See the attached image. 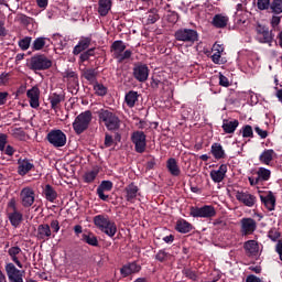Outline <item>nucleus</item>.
Instances as JSON below:
<instances>
[{
	"mask_svg": "<svg viewBox=\"0 0 282 282\" xmlns=\"http://www.w3.org/2000/svg\"><path fill=\"white\" fill-rule=\"evenodd\" d=\"M96 228H98L101 232H105L108 237H115L116 232H118V227L116 223L111 221L108 216L97 215L93 219Z\"/></svg>",
	"mask_w": 282,
	"mask_h": 282,
	"instance_id": "1",
	"label": "nucleus"
},
{
	"mask_svg": "<svg viewBox=\"0 0 282 282\" xmlns=\"http://www.w3.org/2000/svg\"><path fill=\"white\" fill-rule=\"evenodd\" d=\"M99 122H104L108 131H118L120 129V118L116 113L101 109L98 112Z\"/></svg>",
	"mask_w": 282,
	"mask_h": 282,
	"instance_id": "2",
	"label": "nucleus"
},
{
	"mask_svg": "<svg viewBox=\"0 0 282 282\" xmlns=\"http://www.w3.org/2000/svg\"><path fill=\"white\" fill-rule=\"evenodd\" d=\"M89 122H91V111L87 110L78 115L73 122V129L75 133H77V135H80V133L87 131V129H89Z\"/></svg>",
	"mask_w": 282,
	"mask_h": 282,
	"instance_id": "3",
	"label": "nucleus"
},
{
	"mask_svg": "<svg viewBox=\"0 0 282 282\" xmlns=\"http://www.w3.org/2000/svg\"><path fill=\"white\" fill-rule=\"evenodd\" d=\"M46 140L56 149L67 144V135L64 134L63 130H52L47 133Z\"/></svg>",
	"mask_w": 282,
	"mask_h": 282,
	"instance_id": "4",
	"label": "nucleus"
},
{
	"mask_svg": "<svg viewBox=\"0 0 282 282\" xmlns=\"http://www.w3.org/2000/svg\"><path fill=\"white\" fill-rule=\"evenodd\" d=\"M176 41H183L184 43H195L198 39L197 31L193 29H180L174 34Z\"/></svg>",
	"mask_w": 282,
	"mask_h": 282,
	"instance_id": "5",
	"label": "nucleus"
},
{
	"mask_svg": "<svg viewBox=\"0 0 282 282\" xmlns=\"http://www.w3.org/2000/svg\"><path fill=\"white\" fill-rule=\"evenodd\" d=\"M50 67H52V62L47 56L35 55L31 57V69L41 72L43 69H50Z\"/></svg>",
	"mask_w": 282,
	"mask_h": 282,
	"instance_id": "6",
	"label": "nucleus"
},
{
	"mask_svg": "<svg viewBox=\"0 0 282 282\" xmlns=\"http://www.w3.org/2000/svg\"><path fill=\"white\" fill-rule=\"evenodd\" d=\"M189 215L192 217H204V218H210L215 217L217 215V212L215 210V207L210 205H205L203 207H191Z\"/></svg>",
	"mask_w": 282,
	"mask_h": 282,
	"instance_id": "7",
	"label": "nucleus"
},
{
	"mask_svg": "<svg viewBox=\"0 0 282 282\" xmlns=\"http://www.w3.org/2000/svg\"><path fill=\"white\" fill-rule=\"evenodd\" d=\"M131 140L135 145L137 153H144L147 151V134L143 131L133 132Z\"/></svg>",
	"mask_w": 282,
	"mask_h": 282,
	"instance_id": "8",
	"label": "nucleus"
},
{
	"mask_svg": "<svg viewBox=\"0 0 282 282\" xmlns=\"http://www.w3.org/2000/svg\"><path fill=\"white\" fill-rule=\"evenodd\" d=\"M6 272L10 282H23V274H25V271L17 269L14 263H8L6 265Z\"/></svg>",
	"mask_w": 282,
	"mask_h": 282,
	"instance_id": "9",
	"label": "nucleus"
},
{
	"mask_svg": "<svg viewBox=\"0 0 282 282\" xmlns=\"http://www.w3.org/2000/svg\"><path fill=\"white\" fill-rule=\"evenodd\" d=\"M256 31L257 34L261 36L259 40L260 43H268L269 45H271L272 42L274 41V34L267 26L258 24Z\"/></svg>",
	"mask_w": 282,
	"mask_h": 282,
	"instance_id": "10",
	"label": "nucleus"
},
{
	"mask_svg": "<svg viewBox=\"0 0 282 282\" xmlns=\"http://www.w3.org/2000/svg\"><path fill=\"white\" fill-rule=\"evenodd\" d=\"M22 199V206L24 208H30L34 204V191L30 187H25L20 193Z\"/></svg>",
	"mask_w": 282,
	"mask_h": 282,
	"instance_id": "11",
	"label": "nucleus"
},
{
	"mask_svg": "<svg viewBox=\"0 0 282 282\" xmlns=\"http://www.w3.org/2000/svg\"><path fill=\"white\" fill-rule=\"evenodd\" d=\"M133 76L139 83H144L149 78V67L147 65H139L133 68Z\"/></svg>",
	"mask_w": 282,
	"mask_h": 282,
	"instance_id": "12",
	"label": "nucleus"
},
{
	"mask_svg": "<svg viewBox=\"0 0 282 282\" xmlns=\"http://www.w3.org/2000/svg\"><path fill=\"white\" fill-rule=\"evenodd\" d=\"M236 199H238V202H241L242 204H245V206H249V207L254 206V204L257 202V197H254L252 194H249L246 192H237Z\"/></svg>",
	"mask_w": 282,
	"mask_h": 282,
	"instance_id": "13",
	"label": "nucleus"
},
{
	"mask_svg": "<svg viewBox=\"0 0 282 282\" xmlns=\"http://www.w3.org/2000/svg\"><path fill=\"white\" fill-rule=\"evenodd\" d=\"M26 96L30 99V106L33 109L39 108V96H41V90L36 86H34L28 90Z\"/></svg>",
	"mask_w": 282,
	"mask_h": 282,
	"instance_id": "14",
	"label": "nucleus"
},
{
	"mask_svg": "<svg viewBox=\"0 0 282 282\" xmlns=\"http://www.w3.org/2000/svg\"><path fill=\"white\" fill-rule=\"evenodd\" d=\"M113 188V183L111 181H102L97 188V195L102 202L109 199V195H105V191H111Z\"/></svg>",
	"mask_w": 282,
	"mask_h": 282,
	"instance_id": "15",
	"label": "nucleus"
},
{
	"mask_svg": "<svg viewBox=\"0 0 282 282\" xmlns=\"http://www.w3.org/2000/svg\"><path fill=\"white\" fill-rule=\"evenodd\" d=\"M242 235H252L257 229V221L252 218H243L241 220Z\"/></svg>",
	"mask_w": 282,
	"mask_h": 282,
	"instance_id": "16",
	"label": "nucleus"
},
{
	"mask_svg": "<svg viewBox=\"0 0 282 282\" xmlns=\"http://www.w3.org/2000/svg\"><path fill=\"white\" fill-rule=\"evenodd\" d=\"M18 164H19V166H18V173H19V175H21L22 177H23L24 175H28V173H30V171H32L33 167H34V164H32V163L30 162V160H26V159H24V160L19 159Z\"/></svg>",
	"mask_w": 282,
	"mask_h": 282,
	"instance_id": "17",
	"label": "nucleus"
},
{
	"mask_svg": "<svg viewBox=\"0 0 282 282\" xmlns=\"http://www.w3.org/2000/svg\"><path fill=\"white\" fill-rule=\"evenodd\" d=\"M260 199L268 210H274V206H276V197H274L272 192H269L267 196H260Z\"/></svg>",
	"mask_w": 282,
	"mask_h": 282,
	"instance_id": "18",
	"label": "nucleus"
},
{
	"mask_svg": "<svg viewBox=\"0 0 282 282\" xmlns=\"http://www.w3.org/2000/svg\"><path fill=\"white\" fill-rule=\"evenodd\" d=\"M139 270H141V267L138 265L135 262H132L123 265L120 269V273L122 274V276H129L130 274H135V272H138Z\"/></svg>",
	"mask_w": 282,
	"mask_h": 282,
	"instance_id": "19",
	"label": "nucleus"
},
{
	"mask_svg": "<svg viewBox=\"0 0 282 282\" xmlns=\"http://www.w3.org/2000/svg\"><path fill=\"white\" fill-rule=\"evenodd\" d=\"M138 186L134 183H130L126 188L124 192L127 193L126 199L127 202H133L135 197H138Z\"/></svg>",
	"mask_w": 282,
	"mask_h": 282,
	"instance_id": "20",
	"label": "nucleus"
},
{
	"mask_svg": "<svg viewBox=\"0 0 282 282\" xmlns=\"http://www.w3.org/2000/svg\"><path fill=\"white\" fill-rule=\"evenodd\" d=\"M50 237H52V229L50 228V225H39L37 239H50Z\"/></svg>",
	"mask_w": 282,
	"mask_h": 282,
	"instance_id": "21",
	"label": "nucleus"
},
{
	"mask_svg": "<svg viewBox=\"0 0 282 282\" xmlns=\"http://www.w3.org/2000/svg\"><path fill=\"white\" fill-rule=\"evenodd\" d=\"M237 127H239V120L235 119L234 121H229L228 119H225L223 121V129L225 133H235L237 130Z\"/></svg>",
	"mask_w": 282,
	"mask_h": 282,
	"instance_id": "22",
	"label": "nucleus"
},
{
	"mask_svg": "<svg viewBox=\"0 0 282 282\" xmlns=\"http://www.w3.org/2000/svg\"><path fill=\"white\" fill-rule=\"evenodd\" d=\"M111 10V0H99L98 12L100 17H107Z\"/></svg>",
	"mask_w": 282,
	"mask_h": 282,
	"instance_id": "23",
	"label": "nucleus"
},
{
	"mask_svg": "<svg viewBox=\"0 0 282 282\" xmlns=\"http://www.w3.org/2000/svg\"><path fill=\"white\" fill-rule=\"evenodd\" d=\"M9 220L11 221V226L17 228L21 225V221H23V214L19 213L18 210L12 212L9 214Z\"/></svg>",
	"mask_w": 282,
	"mask_h": 282,
	"instance_id": "24",
	"label": "nucleus"
},
{
	"mask_svg": "<svg viewBox=\"0 0 282 282\" xmlns=\"http://www.w3.org/2000/svg\"><path fill=\"white\" fill-rule=\"evenodd\" d=\"M91 44V40L86 37L84 40H82L78 45H76L74 47L73 54H75V56H77V54H80V52H85V50H87V47H89V45Z\"/></svg>",
	"mask_w": 282,
	"mask_h": 282,
	"instance_id": "25",
	"label": "nucleus"
},
{
	"mask_svg": "<svg viewBox=\"0 0 282 282\" xmlns=\"http://www.w3.org/2000/svg\"><path fill=\"white\" fill-rule=\"evenodd\" d=\"M8 252H9V256L11 257L12 261L15 263V265H18V268H23V264L17 257V254H21V248L11 247Z\"/></svg>",
	"mask_w": 282,
	"mask_h": 282,
	"instance_id": "26",
	"label": "nucleus"
},
{
	"mask_svg": "<svg viewBox=\"0 0 282 282\" xmlns=\"http://www.w3.org/2000/svg\"><path fill=\"white\" fill-rule=\"evenodd\" d=\"M48 100L51 102L52 109H54L56 111V109H58V107H61V102H63V100H65V97L63 95H58L55 93L48 98Z\"/></svg>",
	"mask_w": 282,
	"mask_h": 282,
	"instance_id": "27",
	"label": "nucleus"
},
{
	"mask_svg": "<svg viewBox=\"0 0 282 282\" xmlns=\"http://www.w3.org/2000/svg\"><path fill=\"white\" fill-rule=\"evenodd\" d=\"M212 153L216 160H221V159L226 158L224 148H221V144H219V143H214L212 145Z\"/></svg>",
	"mask_w": 282,
	"mask_h": 282,
	"instance_id": "28",
	"label": "nucleus"
},
{
	"mask_svg": "<svg viewBox=\"0 0 282 282\" xmlns=\"http://www.w3.org/2000/svg\"><path fill=\"white\" fill-rule=\"evenodd\" d=\"M213 25L215 28H226L228 25V17H224L221 14H216L213 19Z\"/></svg>",
	"mask_w": 282,
	"mask_h": 282,
	"instance_id": "29",
	"label": "nucleus"
},
{
	"mask_svg": "<svg viewBox=\"0 0 282 282\" xmlns=\"http://www.w3.org/2000/svg\"><path fill=\"white\" fill-rule=\"evenodd\" d=\"M245 250H247V252H249V254H257L259 252V243L257 242V240H248L245 243Z\"/></svg>",
	"mask_w": 282,
	"mask_h": 282,
	"instance_id": "30",
	"label": "nucleus"
},
{
	"mask_svg": "<svg viewBox=\"0 0 282 282\" xmlns=\"http://www.w3.org/2000/svg\"><path fill=\"white\" fill-rule=\"evenodd\" d=\"M176 230L185 235L186 232H191V230H193V225L186 220H178L176 223Z\"/></svg>",
	"mask_w": 282,
	"mask_h": 282,
	"instance_id": "31",
	"label": "nucleus"
},
{
	"mask_svg": "<svg viewBox=\"0 0 282 282\" xmlns=\"http://www.w3.org/2000/svg\"><path fill=\"white\" fill-rule=\"evenodd\" d=\"M171 175L177 177L180 175V166H177V161L175 159H169L166 164Z\"/></svg>",
	"mask_w": 282,
	"mask_h": 282,
	"instance_id": "32",
	"label": "nucleus"
},
{
	"mask_svg": "<svg viewBox=\"0 0 282 282\" xmlns=\"http://www.w3.org/2000/svg\"><path fill=\"white\" fill-rule=\"evenodd\" d=\"M135 102H138V91L130 90L126 95V104L128 107H135Z\"/></svg>",
	"mask_w": 282,
	"mask_h": 282,
	"instance_id": "33",
	"label": "nucleus"
},
{
	"mask_svg": "<svg viewBox=\"0 0 282 282\" xmlns=\"http://www.w3.org/2000/svg\"><path fill=\"white\" fill-rule=\"evenodd\" d=\"M111 50H113L116 58V56L122 54V52L127 50V45H124L122 41H115L111 45Z\"/></svg>",
	"mask_w": 282,
	"mask_h": 282,
	"instance_id": "34",
	"label": "nucleus"
},
{
	"mask_svg": "<svg viewBox=\"0 0 282 282\" xmlns=\"http://www.w3.org/2000/svg\"><path fill=\"white\" fill-rule=\"evenodd\" d=\"M44 195L48 202H54V199L57 197L56 191H54V187H52L50 184L45 186Z\"/></svg>",
	"mask_w": 282,
	"mask_h": 282,
	"instance_id": "35",
	"label": "nucleus"
},
{
	"mask_svg": "<svg viewBox=\"0 0 282 282\" xmlns=\"http://www.w3.org/2000/svg\"><path fill=\"white\" fill-rule=\"evenodd\" d=\"M83 241H85V243H88V246H98V238L96 236H94V234H84L82 236Z\"/></svg>",
	"mask_w": 282,
	"mask_h": 282,
	"instance_id": "36",
	"label": "nucleus"
},
{
	"mask_svg": "<svg viewBox=\"0 0 282 282\" xmlns=\"http://www.w3.org/2000/svg\"><path fill=\"white\" fill-rule=\"evenodd\" d=\"M46 41H50L47 37H37L34 40L32 50L41 51L45 47Z\"/></svg>",
	"mask_w": 282,
	"mask_h": 282,
	"instance_id": "37",
	"label": "nucleus"
},
{
	"mask_svg": "<svg viewBox=\"0 0 282 282\" xmlns=\"http://www.w3.org/2000/svg\"><path fill=\"white\" fill-rule=\"evenodd\" d=\"M274 155V150H265L261 155H260V162L263 164H270L272 161V156Z\"/></svg>",
	"mask_w": 282,
	"mask_h": 282,
	"instance_id": "38",
	"label": "nucleus"
},
{
	"mask_svg": "<svg viewBox=\"0 0 282 282\" xmlns=\"http://www.w3.org/2000/svg\"><path fill=\"white\" fill-rule=\"evenodd\" d=\"M148 23H155L160 20V14H158V9H152L147 13Z\"/></svg>",
	"mask_w": 282,
	"mask_h": 282,
	"instance_id": "39",
	"label": "nucleus"
},
{
	"mask_svg": "<svg viewBox=\"0 0 282 282\" xmlns=\"http://www.w3.org/2000/svg\"><path fill=\"white\" fill-rule=\"evenodd\" d=\"M96 76H98V73H96V69L94 68L86 69L84 72V78H86V80L89 83H96Z\"/></svg>",
	"mask_w": 282,
	"mask_h": 282,
	"instance_id": "40",
	"label": "nucleus"
},
{
	"mask_svg": "<svg viewBox=\"0 0 282 282\" xmlns=\"http://www.w3.org/2000/svg\"><path fill=\"white\" fill-rule=\"evenodd\" d=\"M271 12L273 14H281L282 12V0H273L270 6Z\"/></svg>",
	"mask_w": 282,
	"mask_h": 282,
	"instance_id": "41",
	"label": "nucleus"
},
{
	"mask_svg": "<svg viewBox=\"0 0 282 282\" xmlns=\"http://www.w3.org/2000/svg\"><path fill=\"white\" fill-rule=\"evenodd\" d=\"M32 43V37L26 36L19 41V47L25 52V50H30V44Z\"/></svg>",
	"mask_w": 282,
	"mask_h": 282,
	"instance_id": "42",
	"label": "nucleus"
},
{
	"mask_svg": "<svg viewBox=\"0 0 282 282\" xmlns=\"http://www.w3.org/2000/svg\"><path fill=\"white\" fill-rule=\"evenodd\" d=\"M258 177L260 180H263L264 182H268V180H270V170L265 169V167H260L258 171Z\"/></svg>",
	"mask_w": 282,
	"mask_h": 282,
	"instance_id": "43",
	"label": "nucleus"
},
{
	"mask_svg": "<svg viewBox=\"0 0 282 282\" xmlns=\"http://www.w3.org/2000/svg\"><path fill=\"white\" fill-rule=\"evenodd\" d=\"M210 177L213 180V182H216L217 184H219V182H224V177H226L224 174H221L218 171L213 170L210 172Z\"/></svg>",
	"mask_w": 282,
	"mask_h": 282,
	"instance_id": "44",
	"label": "nucleus"
},
{
	"mask_svg": "<svg viewBox=\"0 0 282 282\" xmlns=\"http://www.w3.org/2000/svg\"><path fill=\"white\" fill-rule=\"evenodd\" d=\"M94 89L97 96H107V87H105V85L96 83V85L94 86Z\"/></svg>",
	"mask_w": 282,
	"mask_h": 282,
	"instance_id": "45",
	"label": "nucleus"
},
{
	"mask_svg": "<svg viewBox=\"0 0 282 282\" xmlns=\"http://www.w3.org/2000/svg\"><path fill=\"white\" fill-rule=\"evenodd\" d=\"M242 138H254V132H252V126L247 124L242 128Z\"/></svg>",
	"mask_w": 282,
	"mask_h": 282,
	"instance_id": "46",
	"label": "nucleus"
},
{
	"mask_svg": "<svg viewBox=\"0 0 282 282\" xmlns=\"http://www.w3.org/2000/svg\"><path fill=\"white\" fill-rule=\"evenodd\" d=\"M183 274L187 278L191 279V281H197V273L191 269H183Z\"/></svg>",
	"mask_w": 282,
	"mask_h": 282,
	"instance_id": "47",
	"label": "nucleus"
},
{
	"mask_svg": "<svg viewBox=\"0 0 282 282\" xmlns=\"http://www.w3.org/2000/svg\"><path fill=\"white\" fill-rule=\"evenodd\" d=\"M223 52H224V48H220V50H218V52H216L212 55L213 63H215L216 65H219L221 63Z\"/></svg>",
	"mask_w": 282,
	"mask_h": 282,
	"instance_id": "48",
	"label": "nucleus"
},
{
	"mask_svg": "<svg viewBox=\"0 0 282 282\" xmlns=\"http://www.w3.org/2000/svg\"><path fill=\"white\" fill-rule=\"evenodd\" d=\"M270 0H258L257 8L258 10H268L270 8Z\"/></svg>",
	"mask_w": 282,
	"mask_h": 282,
	"instance_id": "49",
	"label": "nucleus"
},
{
	"mask_svg": "<svg viewBox=\"0 0 282 282\" xmlns=\"http://www.w3.org/2000/svg\"><path fill=\"white\" fill-rule=\"evenodd\" d=\"M269 239H271V241H276L281 238V232L276 229H271L268 234Z\"/></svg>",
	"mask_w": 282,
	"mask_h": 282,
	"instance_id": "50",
	"label": "nucleus"
},
{
	"mask_svg": "<svg viewBox=\"0 0 282 282\" xmlns=\"http://www.w3.org/2000/svg\"><path fill=\"white\" fill-rule=\"evenodd\" d=\"M94 56V48H89L88 51L82 53L80 61L85 63V61H89V57Z\"/></svg>",
	"mask_w": 282,
	"mask_h": 282,
	"instance_id": "51",
	"label": "nucleus"
},
{
	"mask_svg": "<svg viewBox=\"0 0 282 282\" xmlns=\"http://www.w3.org/2000/svg\"><path fill=\"white\" fill-rule=\"evenodd\" d=\"M116 58H118L119 63H122V61H127V58H131V51H124L123 53L116 55Z\"/></svg>",
	"mask_w": 282,
	"mask_h": 282,
	"instance_id": "52",
	"label": "nucleus"
},
{
	"mask_svg": "<svg viewBox=\"0 0 282 282\" xmlns=\"http://www.w3.org/2000/svg\"><path fill=\"white\" fill-rule=\"evenodd\" d=\"M6 144H8V134L0 133V151H6Z\"/></svg>",
	"mask_w": 282,
	"mask_h": 282,
	"instance_id": "53",
	"label": "nucleus"
},
{
	"mask_svg": "<svg viewBox=\"0 0 282 282\" xmlns=\"http://www.w3.org/2000/svg\"><path fill=\"white\" fill-rule=\"evenodd\" d=\"M96 175H98V173L94 172V171L86 173L85 174V182H88V183L94 182V180H96Z\"/></svg>",
	"mask_w": 282,
	"mask_h": 282,
	"instance_id": "54",
	"label": "nucleus"
},
{
	"mask_svg": "<svg viewBox=\"0 0 282 282\" xmlns=\"http://www.w3.org/2000/svg\"><path fill=\"white\" fill-rule=\"evenodd\" d=\"M219 85L221 87H230V82L228 80V77H226L223 74H220L219 75Z\"/></svg>",
	"mask_w": 282,
	"mask_h": 282,
	"instance_id": "55",
	"label": "nucleus"
},
{
	"mask_svg": "<svg viewBox=\"0 0 282 282\" xmlns=\"http://www.w3.org/2000/svg\"><path fill=\"white\" fill-rule=\"evenodd\" d=\"M104 144L106 148L113 147V137H111L109 133H106Z\"/></svg>",
	"mask_w": 282,
	"mask_h": 282,
	"instance_id": "56",
	"label": "nucleus"
},
{
	"mask_svg": "<svg viewBox=\"0 0 282 282\" xmlns=\"http://www.w3.org/2000/svg\"><path fill=\"white\" fill-rule=\"evenodd\" d=\"M254 131H256V133H258V135H260V138H262V139L268 138V131L262 130V129L259 128V127H256V128H254Z\"/></svg>",
	"mask_w": 282,
	"mask_h": 282,
	"instance_id": "57",
	"label": "nucleus"
},
{
	"mask_svg": "<svg viewBox=\"0 0 282 282\" xmlns=\"http://www.w3.org/2000/svg\"><path fill=\"white\" fill-rule=\"evenodd\" d=\"M246 282H263V280L254 274H250L247 276Z\"/></svg>",
	"mask_w": 282,
	"mask_h": 282,
	"instance_id": "58",
	"label": "nucleus"
},
{
	"mask_svg": "<svg viewBox=\"0 0 282 282\" xmlns=\"http://www.w3.org/2000/svg\"><path fill=\"white\" fill-rule=\"evenodd\" d=\"M51 228L53 232H58L61 230V226L58 225V220H52L51 221Z\"/></svg>",
	"mask_w": 282,
	"mask_h": 282,
	"instance_id": "59",
	"label": "nucleus"
},
{
	"mask_svg": "<svg viewBox=\"0 0 282 282\" xmlns=\"http://www.w3.org/2000/svg\"><path fill=\"white\" fill-rule=\"evenodd\" d=\"M275 251L278 252L280 260L282 261V240H278Z\"/></svg>",
	"mask_w": 282,
	"mask_h": 282,
	"instance_id": "60",
	"label": "nucleus"
},
{
	"mask_svg": "<svg viewBox=\"0 0 282 282\" xmlns=\"http://www.w3.org/2000/svg\"><path fill=\"white\" fill-rule=\"evenodd\" d=\"M8 96H9L8 91H3V93L0 91V105H6V101L8 100Z\"/></svg>",
	"mask_w": 282,
	"mask_h": 282,
	"instance_id": "61",
	"label": "nucleus"
},
{
	"mask_svg": "<svg viewBox=\"0 0 282 282\" xmlns=\"http://www.w3.org/2000/svg\"><path fill=\"white\" fill-rule=\"evenodd\" d=\"M281 23V17L273 15L271 19V25L272 28H276Z\"/></svg>",
	"mask_w": 282,
	"mask_h": 282,
	"instance_id": "62",
	"label": "nucleus"
},
{
	"mask_svg": "<svg viewBox=\"0 0 282 282\" xmlns=\"http://www.w3.org/2000/svg\"><path fill=\"white\" fill-rule=\"evenodd\" d=\"M166 257H167V253L164 252V251H159L158 254H156V259L158 261H165L166 260Z\"/></svg>",
	"mask_w": 282,
	"mask_h": 282,
	"instance_id": "63",
	"label": "nucleus"
},
{
	"mask_svg": "<svg viewBox=\"0 0 282 282\" xmlns=\"http://www.w3.org/2000/svg\"><path fill=\"white\" fill-rule=\"evenodd\" d=\"M94 261H95V263H97L98 268H102L104 262H102V259L100 258V256H95Z\"/></svg>",
	"mask_w": 282,
	"mask_h": 282,
	"instance_id": "64",
	"label": "nucleus"
}]
</instances>
